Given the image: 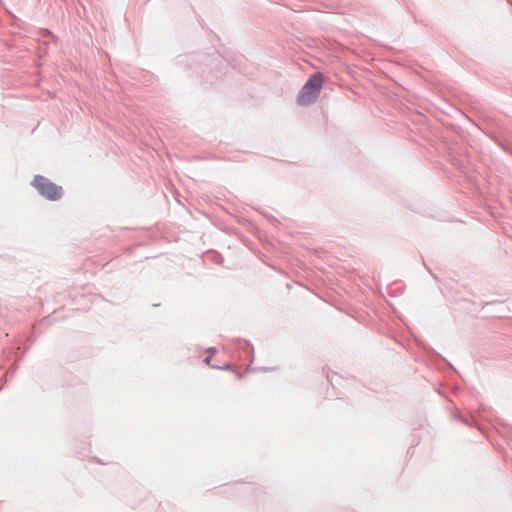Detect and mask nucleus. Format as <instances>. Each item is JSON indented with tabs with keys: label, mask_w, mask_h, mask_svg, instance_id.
Instances as JSON below:
<instances>
[{
	"label": "nucleus",
	"mask_w": 512,
	"mask_h": 512,
	"mask_svg": "<svg viewBox=\"0 0 512 512\" xmlns=\"http://www.w3.org/2000/svg\"><path fill=\"white\" fill-rule=\"evenodd\" d=\"M323 83L324 77L321 73L312 75L298 95V104L305 106L314 102L320 94Z\"/></svg>",
	"instance_id": "1"
},
{
	"label": "nucleus",
	"mask_w": 512,
	"mask_h": 512,
	"mask_svg": "<svg viewBox=\"0 0 512 512\" xmlns=\"http://www.w3.org/2000/svg\"><path fill=\"white\" fill-rule=\"evenodd\" d=\"M32 185L37 189L41 196L50 201H57L63 195V189L61 186L56 185L42 175H36L32 181Z\"/></svg>",
	"instance_id": "2"
},
{
	"label": "nucleus",
	"mask_w": 512,
	"mask_h": 512,
	"mask_svg": "<svg viewBox=\"0 0 512 512\" xmlns=\"http://www.w3.org/2000/svg\"><path fill=\"white\" fill-rule=\"evenodd\" d=\"M205 363H206L207 365H209V364H210V357H207V358L205 359Z\"/></svg>",
	"instance_id": "3"
}]
</instances>
